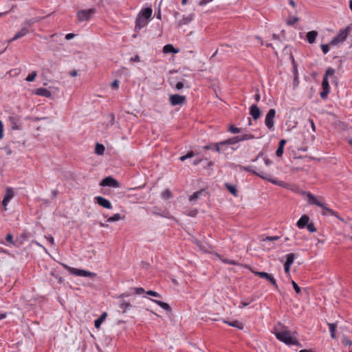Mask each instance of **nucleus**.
I'll use <instances>...</instances> for the list:
<instances>
[{
	"instance_id": "6",
	"label": "nucleus",
	"mask_w": 352,
	"mask_h": 352,
	"mask_svg": "<svg viewBox=\"0 0 352 352\" xmlns=\"http://www.w3.org/2000/svg\"><path fill=\"white\" fill-rule=\"evenodd\" d=\"M95 12H96L95 8H90L88 10H79L76 14L78 21L79 22H83L85 21H88L92 17V16L95 14Z\"/></svg>"
},
{
	"instance_id": "25",
	"label": "nucleus",
	"mask_w": 352,
	"mask_h": 352,
	"mask_svg": "<svg viewBox=\"0 0 352 352\" xmlns=\"http://www.w3.org/2000/svg\"><path fill=\"white\" fill-rule=\"evenodd\" d=\"M163 52L166 54H168V53L176 54L179 52V50H176L172 45L168 44L164 47Z\"/></svg>"
},
{
	"instance_id": "41",
	"label": "nucleus",
	"mask_w": 352,
	"mask_h": 352,
	"mask_svg": "<svg viewBox=\"0 0 352 352\" xmlns=\"http://www.w3.org/2000/svg\"><path fill=\"white\" fill-rule=\"evenodd\" d=\"M36 76H37L36 72H33L32 74H29L26 77V80L28 82H32L34 80Z\"/></svg>"
},
{
	"instance_id": "46",
	"label": "nucleus",
	"mask_w": 352,
	"mask_h": 352,
	"mask_svg": "<svg viewBox=\"0 0 352 352\" xmlns=\"http://www.w3.org/2000/svg\"><path fill=\"white\" fill-rule=\"evenodd\" d=\"M279 237L278 236H266L265 238H263L261 241H276L278 240Z\"/></svg>"
},
{
	"instance_id": "11",
	"label": "nucleus",
	"mask_w": 352,
	"mask_h": 352,
	"mask_svg": "<svg viewBox=\"0 0 352 352\" xmlns=\"http://www.w3.org/2000/svg\"><path fill=\"white\" fill-rule=\"evenodd\" d=\"M255 274L258 275L260 278H263L269 280L274 286L275 289L278 290V285L276 283L275 278L272 274H270L264 272H257Z\"/></svg>"
},
{
	"instance_id": "4",
	"label": "nucleus",
	"mask_w": 352,
	"mask_h": 352,
	"mask_svg": "<svg viewBox=\"0 0 352 352\" xmlns=\"http://www.w3.org/2000/svg\"><path fill=\"white\" fill-rule=\"evenodd\" d=\"M65 269L68 270V272L75 276H81V277H94L96 274L94 272H91L89 271H87L85 270L77 269L72 267H69L67 265H65Z\"/></svg>"
},
{
	"instance_id": "35",
	"label": "nucleus",
	"mask_w": 352,
	"mask_h": 352,
	"mask_svg": "<svg viewBox=\"0 0 352 352\" xmlns=\"http://www.w3.org/2000/svg\"><path fill=\"white\" fill-rule=\"evenodd\" d=\"M131 290L133 291V294L135 295H142L145 293V291L142 287H133Z\"/></svg>"
},
{
	"instance_id": "31",
	"label": "nucleus",
	"mask_w": 352,
	"mask_h": 352,
	"mask_svg": "<svg viewBox=\"0 0 352 352\" xmlns=\"http://www.w3.org/2000/svg\"><path fill=\"white\" fill-rule=\"evenodd\" d=\"M124 217H121L120 214H115L112 217L107 219V221L109 223H112L114 221H118L122 219Z\"/></svg>"
},
{
	"instance_id": "45",
	"label": "nucleus",
	"mask_w": 352,
	"mask_h": 352,
	"mask_svg": "<svg viewBox=\"0 0 352 352\" xmlns=\"http://www.w3.org/2000/svg\"><path fill=\"white\" fill-rule=\"evenodd\" d=\"M252 301V300H248L241 301L240 305H239V309L244 308L245 307H246L248 305H250Z\"/></svg>"
},
{
	"instance_id": "55",
	"label": "nucleus",
	"mask_w": 352,
	"mask_h": 352,
	"mask_svg": "<svg viewBox=\"0 0 352 352\" xmlns=\"http://www.w3.org/2000/svg\"><path fill=\"white\" fill-rule=\"evenodd\" d=\"M118 86H119V81L118 80H115L112 83H111V87L113 89H118Z\"/></svg>"
},
{
	"instance_id": "44",
	"label": "nucleus",
	"mask_w": 352,
	"mask_h": 352,
	"mask_svg": "<svg viewBox=\"0 0 352 352\" xmlns=\"http://www.w3.org/2000/svg\"><path fill=\"white\" fill-rule=\"evenodd\" d=\"M292 285L293 286L294 289L297 294H300L301 292L300 287L298 285V284L294 281H292Z\"/></svg>"
},
{
	"instance_id": "48",
	"label": "nucleus",
	"mask_w": 352,
	"mask_h": 352,
	"mask_svg": "<svg viewBox=\"0 0 352 352\" xmlns=\"http://www.w3.org/2000/svg\"><path fill=\"white\" fill-rule=\"evenodd\" d=\"M321 49H322V52L324 54H327L328 52L329 51V45H327V44L321 45Z\"/></svg>"
},
{
	"instance_id": "5",
	"label": "nucleus",
	"mask_w": 352,
	"mask_h": 352,
	"mask_svg": "<svg viewBox=\"0 0 352 352\" xmlns=\"http://www.w3.org/2000/svg\"><path fill=\"white\" fill-rule=\"evenodd\" d=\"M243 168L248 172H250L259 176L263 179L267 180L274 184L280 185L279 182L277 180L273 179L270 174L265 173L264 172L257 173L256 170L252 168V166L243 167Z\"/></svg>"
},
{
	"instance_id": "56",
	"label": "nucleus",
	"mask_w": 352,
	"mask_h": 352,
	"mask_svg": "<svg viewBox=\"0 0 352 352\" xmlns=\"http://www.w3.org/2000/svg\"><path fill=\"white\" fill-rule=\"evenodd\" d=\"M3 122L0 120V139L3 138Z\"/></svg>"
},
{
	"instance_id": "64",
	"label": "nucleus",
	"mask_w": 352,
	"mask_h": 352,
	"mask_svg": "<svg viewBox=\"0 0 352 352\" xmlns=\"http://www.w3.org/2000/svg\"><path fill=\"white\" fill-rule=\"evenodd\" d=\"M264 162H265V164L267 165V166H269L271 164L272 162L268 159V158H265L264 159Z\"/></svg>"
},
{
	"instance_id": "2",
	"label": "nucleus",
	"mask_w": 352,
	"mask_h": 352,
	"mask_svg": "<svg viewBox=\"0 0 352 352\" xmlns=\"http://www.w3.org/2000/svg\"><path fill=\"white\" fill-rule=\"evenodd\" d=\"M302 195L307 198V202L311 205H316L327 211L329 214L336 215V212L327 207L326 204L321 201L322 198H318L309 192H303Z\"/></svg>"
},
{
	"instance_id": "38",
	"label": "nucleus",
	"mask_w": 352,
	"mask_h": 352,
	"mask_svg": "<svg viewBox=\"0 0 352 352\" xmlns=\"http://www.w3.org/2000/svg\"><path fill=\"white\" fill-rule=\"evenodd\" d=\"M199 248L200 250H201L204 253H211V251L209 250L208 248H206V246L208 245V243H198Z\"/></svg>"
},
{
	"instance_id": "17",
	"label": "nucleus",
	"mask_w": 352,
	"mask_h": 352,
	"mask_svg": "<svg viewBox=\"0 0 352 352\" xmlns=\"http://www.w3.org/2000/svg\"><path fill=\"white\" fill-rule=\"evenodd\" d=\"M250 113L254 120H257L261 116V111L256 104H252L250 108Z\"/></svg>"
},
{
	"instance_id": "12",
	"label": "nucleus",
	"mask_w": 352,
	"mask_h": 352,
	"mask_svg": "<svg viewBox=\"0 0 352 352\" xmlns=\"http://www.w3.org/2000/svg\"><path fill=\"white\" fill-rule=\"evenodd\" d=\"M186 100V96L178 94H174L170 96V102L173 106L182 104Z\"/></svg>"
},
{
	"instance_id": "14",
	"label": "nucleus",
	"mask_w": 352,
	"mask_h": 352,
	"mask_svg": "<svg viewBox=\"0 0 352 352\" xmlns=\"http://www.w3.org/2000/svg\"><path fill=\"white\" fill-rule=\"evenodd\" d=\"M95 200L96 201V202L98 205H100V206H102L104 208L111 209L112 208V205H111V202L108 199H107L102 197H100V196L96 197Z\"/></svg>"
},
{
	"instance_id": "52",
	"label": "nucleus",
	"mask_w": 352,
	"mask_h": 352,
	"mask_svg": "<svg viewBox=\"0 0 352 352\" xmlns=\"http://www.w3.org/2000/svg\"><path fill=\"white\" fill-rule=\"evenodd\" d=\"M283 153V148L278 146L276 150V154L278 157H281Z\"/></svg>"
},
{
	"instance_id": "39",
	"label": "nucleus",
	"mask_w": 352,
	"mask_h": 352,
	"mask_svg": "<svg viewBox=\"0 0 352 352\" xmlns=\"http://www.w3.org/2000/svg\"><path fill=\"white\" fill-rule=\"evenodd\" d=\"M195 155L193 151H190L186 155H182V157H180V160L183 162V161L186 160V159L191 158V157H194Z\"/></svg>"
},
{
	"instance_id": "63",
	"label": "nucleus",
	"mask_w": 352,
	"mask_h": 352,
	"mask_svg": "<svg viewBox=\"0 0 352 352\" xmlns=\"http://www.w3.org/2000/svg\"><path fill=\"white\" fill-rule=\"evenodd\" d=\"M69 75L73 76V77L77 76H78V71L77 70H73V71L70 72Z\"/></svg>"
},
{
	"instance_id": "15",
	"label": "nucleus",
	"mask_w": 352,
	"mask_h": 352,
	"mask_svg": "<svg viewBox=\"0 0 352 352\" xmlns=\"http://www.w3.org/2000/svg\"><path fill=\"white\" fill-rule=\"evenodd\" d=\"M29 32V30L27 27H23L20 31L16 33V34L14 36L13 38L10 39L8 41V43L12 42L14 41H16L24 36H25Z\"/></svg>"
},
{
	"instance_id": "49",
	"label": "nucleus",
	"mask_w": 352,
	"mask_h": 352,
	"mask_svg": "<svg viewBox=\"0 0 352 352\" xmlns=\"http://www.w3.org/2000/svg\"><path fill=\"white\" fill-rule=\"evenodd\" d=\"M146 294L149 296H154V297H160V294L155 291L153 290H148L146 292Z\"/></svg>"
},
{
	"instance_id": "60",
	"label": "nucleus",
	"mask_w": 352,
	"mask_h": 352,
	"mask_svg": "<svg viewBox=\"0 0 352 352\" xmlns=\"http://www.w3.org/2000/svg\"><path fill=\"white\" fill-rule=\"evenodd\" d=\"M12 239H13V236H12V234H8L7 236H6V240L8 242H12Z\"/></svg>"
},
{
	"instance_id": "54",
	"label": "nucleus",
	"mask_w": 352,
	"mask_h": 352,
	"mask_svg": "<svg viewBox=\"0 0 352 352\" xmlns=\"http://www.w3.org/2000/svg\"><path fill=\"white\" fill-rule=\"evenodd\" d=\"M131 62H140V58L138 55H135L130 58Z\"/></svg>"
},
{
	"instance_id": "36",
	"label": "nucleus",
	"mask_w": 352,
	"mask_h": 352,
	"mask_svg": "<svg viewBox=\"0 0 352 352\" xmlns=\"http://www.w3.org/2000/svg\"><path fill=\"white\" fill-rule=\"evenodd\" d=\"M328 327H329V330L331 333V337L332 338H334L336 325L333 323H328Z\"/></svg>"
},
{
	"instance_id": "1",
	"label": "nucleus",
	"mask_w": 352,
	"mask_h": 352,
	"mask_svg": "<svg viewBox=\"0 0 352 352\" xmlns=\"http://www.w3.org/2000/svg\"><path fill=\"white\" fill-rule=\"evenodd\" d=\"M272 333L275 335L277 340L287 345L299 344L295 333L289 331L287 327L280 322L274 325Z\"/></svg>"
},
{
	"instance_id": "29",
	"label": "nucleus",
	"mask_w": 352,
	"mask_h": 352,
	"mask_svg": "<svg viewBox=\"0 0 352 352\" xmlns=\"http://www.w3.org/2000/svg\"><path fill=\"white\" fill-rule=\"evenodd\" d=\"M224 322L227 323L230 327H236L239 329H242L243 328V324L241 322H239L238 320H234L231 322L224 321Z\"/></svg>"
},
{
	"instance_id": "3",
	"label": "nucleus",
	"mask_w": 352,
	"mask_h": 352,
	"mask_svg": "<svg viewBox=\"0 0 352 352\" xmlns=\"http://www.w3.org/2000/svg\"><path fill=\"white\" fill-rule=\"evenodd\" d=\"M153 10L151 8L142 10L138 14L135 21V28L141 29L146 25L148 20L151 16Z\"/></svg>"
},
{
	"instance_id": "26",
	"label": "nucleus",
	"mask_w": 352,
	"mask_h": 352,
	"mask_svg": "<svg viewBox=\"0 0 352 352\" xmlns=\"http://www.w3.org/2000/svg\"><path fill=\"white\" fill-rule=\"evenodd\" d=\"M151 300L153 302H154L155 303H156L160 307H161L164 310H166V311H170V306L166 302H162L161 300H153V299Z\"/></svg>"
},
{
	"instance_id": "28",
	"label": "nucleus",
	"mask_w": 352,
	"mask_h": 352,
	"mask_svg": "<svg viewBox=\"0 0 352 352\" xmlns=\"http://www.w3.org/2000/svg\"><path fill=\"white\" fill-rule=\"evenodd\" d=\"M107 316V314L106 313H104L102 314L100 318H98V319H96L95 321H94V325H95V327L98 329L100 328V325H101V323L103 322V320L105 319Z\"/></svg>"
},
{
	"instance_id": "32",
	"label": "nucleus",
	"mask_w": 352,
	"mask_h": 352,
	"mask_svg": "<svg viewBox=\"0 0 352 352\" xmlns=\"http://www.w3.org/2000/svg\"><path fill=\"white\" fill-rule=\"evenodd\" d=\"M119 307L124 311H126L127 309H129L131 307V304L129 302L122 300L120 302V303L119 305Z\"/></svg>"
},
{
	"instance_id": "33",
	"label": "nucleus",
	"mask_w": 352,
	"mask_h": 352,
	"mask_svg": "<svg viewBox=\"0 0 352 352\" xmlns=\"http://www.w3.org/2000/svg\"><path fill=\"white\" fill-rule=\"evenodd\" d=\"M255 137L251 133H245L239 136V142L254 139Z\"/></svg>"
},
{
	"instance_id": "40",
	"label": "nucleus",
	"mask_w": 352,
	"mask_h": 352,
	"mask_svg": "<svg viewBox=\"0 0 352 352\" xmlns=\"http://www.w3.org/2000/svg\"><path fill=\"white\" fill-rule=\"evenodd\" d=\"M229 131L234 134L239 133L241 131V129L236 127L234 125H231L229 128Z\"/></svg>"
},
{
	"instance_id": "61",
	"label": "nucleus",
	"mask_w": 352,
	"mask_h": 352,
	"mask_svg": "<svg viewBox=\"0 0 352 352\" xmlns=\"http://www.w3.org/2000/svg\"><path fill=\"white\" fill-rule=\"evenodd\" d=\"M4 149H5L6 152V154L8 155H10L12 154V150H11V148L10 147L6 146V147L4 148Z\"/></svg>"
},
{
	"instance_id": "22",
	"label": "nucleus",
	"mask_w": 352,
	"mask_h": 352,
	"mask_svg": "<svg viewBox=\"0 0 352 352\" xmlns=\"http://www.w3.org/2000/svg\"><path fill=\"white\" fill-rule=\"evenodd\" d=\"M285 258L286 260H285L284 264L291 266L293 264L296 256L295 254L289 253V254H286L285 256Z\"/></svg>"
},
{
	"instance_id": "9",
	"label": "nucleus",
	"mask_w": 352,
	"mask_h": 352,
	"mask_svg": "<svg viewBox=\"0 0 352 352\" xmlns=\"http://www.w3.org/2000/svg\"><path fill=\"white\" fill-rule=\"evenodd\" d=\"M335 74V69L333 68H328L326 71L325 75L322 82V89H327L330 91V87L328 81V77L332 76Z\"/></svg>"
},
{
	"instance_id": "7",
	"label": "nucleus",
	"mask_w": 352,
	"mask_h": 352,
	"mask_svg": "<svg viewBox=\"0 0 352 352\" xmlns=\"http://www.w3.org/2000/svg\"><path fill=\"white\" fill-rule=\"evenodd\" d=\"M349 32V28L347 27L345 29L340 30L339 33L336 36H335L330 44L333 45H336L340 43L343 42L347 37Z\"/></svg>"
},
{
	"instance_id": "24",
	"label": "nucleus",
	"mask_w": 352,
	"mask_h": 352,
	"mask_svg": "<svg viewBox=\"0 0 352 352\" xmlns=\"http://www.w3.org/2000/svg\"><path fill=\"white\" fill-rule=\"evenodd\" d=\"M215 255L223 263H226V264H230V265H239V263L234 261V260H230V259H228V258H223L220 254H215Z\"/></svg>"
},
{
	"instance_id": "19",
	"label": "nucleus",
	"mask_w": 352,
	"mask_h": 352,
	"mask_svg": "<svg viewBox=\"0 0 352 352\" xmlns=\"http://www.w3.org/2000/svg\"><path fill=\"white\" fill-rule=\"evenodd\" d=\"M194 18L193 14H190L186 16H183L182 19L178 21V26H182L188 24L192 21Z\"/></svg>"
},
{
	"instance_id": "20",
	"label": "nucleus",
	"mask_w": 352,
	"mask_h": 352,
	"mask_svg": "<svg viewBox=\"0 0 352 352\" xmlns=\"http://www.w3.org/2000/svg\"><path fill=\"white\" fill-rule=\"evenodd\" d=\"M317 36H318V32L315 30L308 32L306 35L307 41L310 44L314 43L316 41Z\"/></svg>"
},
{
	"instance_id": "58",
	"label": "nucleus",
	"mask_w": 352,
	"mask_h": 352,
	"mask_svg": "<svg viewBox=\"0 0 352 352\" xmlns=\"http://www.w3.org/2000/svg\"><path fill=\"white\" fill-rule=\"evenodd\" d=\"M309 122L311 124V129L314 131H316V126H315V124H314V122L312 119H309Z\"/></svg>"
},
{
	"instance_id": "50",
	"label": "nucleus",
	"mask_w": 352,
	"mask_h": 352,
	"mask_svg": "<svg viewBox=\"0 0 352 352\" xmlns=\"http://www.w3.org/2000/svg\"><path fill=\"white\" fill-rule=\"evenodd\" d=\"M223 146L224 145H221L220 142L214 144V146L215 147V149L218 153H220L221 151L222 146Z\"/></svg>"
},
{
	"instance_id": "13",
	"label": "nucleus",
	"mask_w": 352,
	"mask_h": 352,
	"mask_svg": "<svg viewBox=\"0 0 352 352\" xmlns=\"http://www.w3.org/2000/svg\"><path fill=\"white\" fill-rule=\"evenodd\" d=\"M14 197V192L11 188H7L6 189V193L3 197V199L2 201V205L4 208V210H6V206L9 201L12 199Z\"/></svg>"
},
{
	"instance_id": "43",
	"label": "nucleus",
	"mask_w": 352,
	"mask_h": 352,
	"mask_svg": "<svg viewBox=\"0 0 352 352\" xmlns=\"http://www.w3.org/2000/svg\"><path fill=\"white\" fill-rule=\"evenodd\" d=\"M306 227L310 232H314L316 230V228L313 223H308Z\"/></svg>"
},
{
	"instance_id": "8",
	"label": "nucleus",
	"mask_w": 352,
	"mask_h": 352,
	"mask_svg": "<svg viewBox=\"0 0 352 352\" xmlns=\"http://www.w3.org/2000/svg\"><path fill=\"white\" fill-rule=\"evenodd\" d=\"M275 114H276V111L275 109H270L266 116H265V124L266 125V126L270 129V130H273L274 129V118L275 117Z\"/></svg>"
},
{
	"instance_id": "37",
	"label": "nucleus",
	"mask_w": 352,
	"mask_h": 352,
	"mask_svg": "<svg viewBox=\"0 0 352 352\" xmlns=\"http://www.w3.org/2000/svg\"><path fill=\"white\" fill-rule=\"evenodd\" d=\"M298 20H299V19L296 16L289 17V19H287L286 24L287 25H293L296 22H298Z\"/></svg>"
},
{
	"instance_id": "53",
	"label": "nucleus",
	"mask_w": 352,
	"mask_h": 352,
	"mask_svg": "<svg viewBox=\"0 0 352 352\" xmlns=\"http://www.w3.org/2000/svg\"><path fill=\"white\" fill-rule=\"evenodd\" d=\"M290 268L291 266L284 264V271L286 275H290Z\"/></svg>"
},
{
	"instance_id": "10",
	"label": "nucleus",
	"mask_w": 352,
	"mask_h": 352,
	"mask_svg": "<svg viewBox=\"0 0 352 352\" xmlns=\"http://www.w3.org/2000/svg\"><path fill=\"white\" fill-rule=\"evenodd\" d=\"M100 186L118 188L120 186L118 182L112 177H107L100 182Z\"/></svg>"
},
{
	"instance_id": "62",
	"label": "nucleus",
	"mask_w": 352,
	"mask_h": 352,
	"mask_svg": "<svg viewBox=\"0 0 352 352\" xmlns=\"http://www.w3.org/2000/svg\"><path fill=\"white\" fill-rule=\"evenodd\" d=\"M285 143H286V140H281L279 142L278 146L282 147V148H284V145L285 144Z\"/></svg>"
},
{
	"instance_id": "59",
	"label": "nucleus",
	"mask_w": 352,
	"mask_h": 352,
	"mask_svg": "<svg viewBox=\"0 0 352 352\" xmlns=\"http://www.w3.org/2000/svg\"><path fill=\"white\" fill-rule=\"evenodd\" d=\"M74 36H75L74 34L69 33V34H66L65 38L67 40H70V39L73 38L74 37Z\"/></svg>"
},
{
	"instance_id": "27",
	"label": "nucleus",
	"mask_w": 352,
	"mask_h": 352,
	"mask_svg": "<svg viewBox=\"0 0 352 352\" xmlns=\"http://www.w3.org/2000/svg\"><path fill=\"white\" fill-rule=\"evenodd\" d=\"M204 190H199L194 192L192 195L189 197L190 201H195L203 195Z\"/></svg>"
},
{
	"instance_id": "34",
	"label": "nucleus",
	"mask_w": 352,
	"mask_h": 352,
	"mask_svg": "<svg viewBox=\"0 0 352 352\" xmlns=\"http://www.w3.org/2000/svg\"><path fill=\"white\" fill-rule=\"evenodd\" d=\"M39 20H40L39 18H33V19H28V20L25 21V22L23 23L24 27L30 26L32 24L38 22Z\"/></svg>"
},
{
	"instance_id": "51",
	"label": "nucleus",
	"mask_w": 352,
	"mask_h": 352,
	"mask_svg": "<svg viewBox=\"0 0 352 352\" xmlns=\"http://www.w3.org/2000/svg\"><path fill=\"white\" fill-rule=\"evenodd\" d=\"M329 93V90L322 89V91L320 93V97L323 99L326 98L328 94Z\"/></svg>"
},
{
	"instance_id": "57",
	"label": "nucleus",
	"mask_w": 352,
	"mask_h": 352,
	"mask_svg": "<svg viewBox=\"0 0 352 352\" xmlns=\"http://www.w3.org/2000/svg\"><path fill=\"white\" fill-rule=\"evenodd\" d=\"M184 87V84L183 82H178L176 85H175V88L178 90H180L182 89V88Z\"/></svg>"
},
{
	"instance_id": "30",
	"label": "nucleus",
	"mask_w": 352,
	"mask_h": 352,
	"mask_svg": "<svg viewBox=\"0 0 352 352\" xmlns=\"http://www.w3.org/2000/svg\"><path fill=\"white\" fill-rule=\"evenodd\" d=\"M105 148L104 145L97 143L96 144L95 152L98 155H102L104 152Z\"/></svg>"
},
{
	"instance_id": "42",
	"label": "nucleus",
	"mask_w": 352,
	"mask_h": 352,
	"mask_svg": "<svg viewBox=\"0 0 352 352\" xmlns=\"http://www.w3.org/2000/svg\"><path fill=\"white\" fill-rule=\"evenodd\" d=\"M107 118L109 119V124H108L109 126H113L115 124V116L113 113H109L107 116Z\"/></svg>"
},
{
	"instance_id": "18",
	"label": "nucleus",
	"mask_w": 352,
	"mask_h": 352,
	"mask_svg": "<svg viewBox=\"0 0 352 352\" xmlns=\"http://www.w3.org/2000/svg\"><path fill=\"white\" fill-rule=\"evenodd\" d=\"M34 94L38 96H44L46 98H50L52 96V93L50 91L47 89L46 88L41 87L37 89Z\"/></svg>"
},
{
	"instance_id": "47",
	"label": "nucleus",
	"mask_w": 352,
	"mask_h": 352,
	"mask_svg": "<svg viewBox=\"0 0 352 352\" xmlns=\"http://www.w3.org/2000/svg\"><path fill=\"white\" fill-rule=\"evenodd\" d=\"M162 197L165 199H168L171 197V192L169 190L166 189L162 192Z\"/></svg>"
},
{
	"instance_id": "21",
	"label": "nucleus",
	"mask_w": 352,
	"mask_h": 352,
	"mask_svg": "<svg viewBox=\"0 0 352 352\" xmlns=\"http://www.w3.org/2000/svg\"><path fill=\"white\" fill-rule=\"evenodd\" d=\"M238 142H239V136H236V137L230 138L228 140H226L225 141H222L220 142V144L221 145L229 146V145L235 144Z\"/></svg>"
},
{
	"instance_id": "16",
	"label": "nucleus",
	"mask_w": 352,
	"mask_h": 352,
	"mask_svg": "<svg viewBox=\"0 0 352 352\" xmlns=\"http://www.w3.org/2000/svg\"><path fill=\"white\" fill-rule=\"evenodd\" d=\"M309 217L307 215H306V214L302 215L300 218V219L297 221L296 226H298V228L302 229L306 227V226L309 223Z\"/></svg>"
},
{
	"instance_id": "23",
	"label": "nucleus",
	"mask_w": 352,
	"mask_h": 352,
	"mask_svg": "<svg viewBox=\"0 0 352 352\" xmlns=\"http://www.w3.org/2000/svg\"><path fill=\"white\" fill-rule=\"evenodd\" d=\"M225 186L232 195H233L234 197H238V191L236 186L226 183Z\"/></svg>"
}]
</instances>
